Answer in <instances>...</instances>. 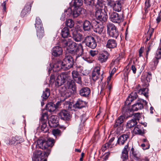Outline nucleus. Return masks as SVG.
I'll list each match as a JSON object with an SVG mask.
<instances>
[{
  "instance_id": "obj_1",
  "label": "nucleus",
  "mask_w": 161,
  "mask_h": 161,
  "mask_svg": "<svg viewBox=\"0 0 161 161\" xmlns=\"http://www.w3.org/2000/svg\"><path fill=\"white\" fill-rule=\"evenodd\" d=\"M137 97V93L136 92H132L131 93L127 98L125 103V105L122 108L123 111H125L129 112H130L131 110L133 111H137L138 110H141L143 108V105H146L147 102L146 101L143 99L141 100L139 102L134 104L132 106L131 109H126V105H130L131 103L134 100L136 99Z\"/></svg>"
},
{
  "instance_id": "obj_2",
  "label": "nucleus",
  "mask_w": 161,
  "mask_h": 161,
  "mask_svg": "<svg viewBox=\"0 0 161 161\" xmlns=\"http://www.w3.org/2000/svg\"><path fill=\"white\" fill-rule=\"evenodd\" d=\"M54 140L52 138H49L47 140L42 139H39L37 141V147L46 151L43 153H42L41 151H37L34 153L33 156L36 153L41 151L42 155L44 157V159H46V157H47L49 155L51 152V147L54 145Z\"/></svg>"
},
{
  "instance_id": "obj_3",
  "label": "nucleus",
  "mask_w": 161,
  "mask_h": 161,
  "mask_svg": "<svg viewBox=\"0 0 161 161\" xmlns=\"http://www.w3.org/2000/svg\"><path fill=\"white\" fill-rule=\"evenodd\" d=\"M61 43L63 47H66V49L70 53H75L78 52L80 50H81V53H83V48L81 43L79 44L78 46L77 43L69 39H68V40L66 39L63 40Z\"/></svg>"
},
{
  "instance_id": "obj_4",
  "label": "nucleus",
  "mask_w": 161,
  "mask_h": 161,
  "mask_svg": "<svg viewBox=\"0 0 161 161\" xmlns=\"http://www.w3.org/2000/svg\"><path fill=\"white\" fill-rule=\"evenodd\" d=\"M96 7L98 6L100 7L99 8L97 7L95 12V16L98 20H99L102 22H104L106 21L108 18V15L106 12L108 11L107 6H105L104 9L101 8L103 6V3H97Z\"/></svg>"
},
{
  "instance_id": "obj_5",
  "label": "nucleus",
  "mask_w": 161,
  "mask_h": 161,
  "mask_svg": "<svg viewBox=\"0 0 161 161\" xmlns=\"http://www.w3.org/2000/svg\"><path fill=\"white\" fill-rule=\"evenodd\" d=\"M70 77L65 72H62L58 75L55 80V85L58 86H60L64 84L66 81H69Z\"/></svg>"
},
{
  "instance_id": "obj_6",
  "label": "nucleus",
  "mask_w": 161,
  "mask_h": 161,
  "mask_svg": "<svg viewBox=\"0 0 161 161\" xmlns=\"http://www.w3.org/2000/svg\"><path fill=\"white\" fill-rule=\"evenodd\" d=\"M86 46L92 49L95 48L97 45V42L95 39L92 36H87L85 37L82 42Z\"/></svg>"
},
{
  "instance_id": "obj_7",
  "label": "nucleus",
  "mask_w": 161,
  "mask_h": 161,
  "mask_svg": "<svg viewBox=\"0 0 161 161\" xmlns=\"http://www.w3.org/2000/svg\"><path fill=\"white\" fill-rule=\"evenodd\" d=\"M62 62V64L64 66V68L66 70L73 67L74 64V59L71 56H66Z\"/></svg>"
},
{
  "instance_id": "obj_8",
  "label": "nucleus",
  "mask_w": 161,
  "mask_h": 161,
  "mask_svg": "<svg viewBox=\"0 0 161 161\" xmlns=\"http://www.w3.org/2000/svg\"><path fill=\"white\" fill-rule=\"evenodd\" d=\"M48 118V114L45 112L42 114L40 119V124L41 126V130L44 132H46L48 130L47 127V121Z\"/></svg>"
},
{
  "instance_id": "obj_9",
  "label": "nucleus",
  "mask_w": 161,
  "mask_h": 161,
  "mask_svg": "<svg viewBox=\"0 0 161 161\" xmlns=\"http://www.w3.org/2000/svg\"><path fill=\"white\" fill-rule=\"evenodd\" d=\"M49 65L50 68L48 69V72H49L52 69L53 71L57 72L59 71H61V70H66L64 68L63 65L62 64V61H58L55 63L54 64H52L51 63L49 64Z\"/></svg>"
},
{
  "instance_id": "obj_10",
  "label": "nucleus",
  "mask_w": 161,
  "mask_h": 161,
  "mask_svg": "<svg viewBox=\"0 0 161 161\" xmlns=\"http://www.w3.org/2000/svg\"><path fill=\"white\" fill-rule=\"evenodd\" d=\"M92 28L94 32L101 34L103 31V26L102 24L95 20L92 21Z\"/></svg>"
},
{
  "instance_id": "obj_11",
  "label": "nucleus",
  "mask_w": 161,
  "mask_h": 161,
  "mask_svg": "<svg viewBox=\"0 0 161 161\" xmlns=\"http://www.w3.org/2000/svg\"><path fill=\"white\" fill-rule=\"evenodd\" d=\"M58 118L56 115H52L48 119V123L51 127H56L58 125Z\"/></svg>"
},
{
  "instance_id": "obj_12",
  "label": "nucleus",
  "mask_w": 161,
  "mask_h": 161,
  "mask_svg": "<svg viewBox=\"0 0 161 161\" xmlns=\"http://www.w3.org/2000/svg\"><path fill=\"white\" fill-rule=\"evenodd\" d=\"M59 117L61 119L64 120H69L71 117L69 112L66 110H63L58 113Z\"/></svg>"
},
{
  "instance_id": "obj_13",
  "label": "nucleus",
  "mask_w": 161,
  "mask_h": 161,
  "mask_svg": "<svg viewBox=\"0 0 161 161\" xmlns=\"http://www.w3.org/2000/svg\"><path fill=\"white\" fill-rule=\"evenodd\" d=\"M79 94L81 97L87 98L91 93L90 88L87 87H83L79 90Z\"/></svg>"
},
{
  "instance_id": "obj_14",
  "label": "nucleus",
  "mask_w": 161,
  "mask_h": 161,
  "mask_svg": "<svg viewBox=\"0 0 161 161\" xmlns=\"http://www.w3.org/2000/svg\"><path fill=\"white\" fill-rule=\"evenodd\" d=\"M109 56V53L106 51H103L100 53L98 56V59L99 62L102 63L106 62Z\"/></svg>"
},
{
  "instance_id": "obj_15",
  "label": "nucleus",
  "mask_w": 161,
  "mask_h": 161,
  "mask_svg": "<svg viewBox=\"0 0 161 161\" xmlns=\"http://www.w3.org/2000/svg\"><path fill=\"white\" fill-rule=\"evenodd\" d=\"M101 67L100 66H96L93 69L92 73V80L95 81L98 79L100 76Z\"/></svg>"
},
{
  "instance_id": "obj_16",
  "label": "nucleus",
  "mask_w": 161,
  "mask_h": 161,
  "mask_svg": "<svg viewBox=\"0 0 161 161\" xmlns=\"http://www.w3.org/2000/svg\"><path fill=\"white\" fill-rule=\"evenodd\" d=\"M73 79V80L76 82L77 83L79 84H81L82 81L81 75L76 70H74L71 73Z\"/></svg>"
},
{
  "instance_id": "obj_17",
  "label": "nucleus",
  "mask_w": 161,
  "mask_h": 161,
  "mask_svg": "<svg viewBox=\"0 0 161 161\" xmlns=\"http://www.w3.org/2000/svg\"><path fill=\"white\" fill-rule=\"evenodd\" d=\"M59 91L61 96L64 97V100H65L70 96L71 93L68 92L65 86L62 87Z\"/></svg>"
},
{
  "instance_id": "obj_18",
  "label": "nucleus",
  "mask_w": 161,
  "mask_h": 161,
  "mask_svg": "<svg viewBox=\"0 0 161 161\" xmlns=\"http://www.w3.org/2000/svg\"><path fill=\"white\" fill-rule=\"evenodd\" d=\"M72 36L73 39L76 42L81 41L83 36L82 34L75 30L73 31Z\"/></svg>"
},
{
  "instance_id": "obj_19",
  "label": "nucleus",
  "mask_w": 161,
  "mask_h": 161,
  "mask_svg": "<svg viewBox=\"0 0 161 161\" xmlns=\"http://www.w3.org/2000/svg\"><path fill=\"white\" fill-rule=\"evenodd\" d=\"M67 86L69 89L73 91L74 94L77 93V87L75 83L73 80H70L67 82Z\"/></svg>"
},
{
  "instance_id": "obj_20",
  "label": "nucleus",
  "mask_w": 161,
  "mask_h": 161,
  "mask_svg": "<svg viewBox=\"0 0 161 161\" xmlns=\"http://www.w3.org/2000/svg\"><path fill=\"white\" fill-rule=\"evenodd\" d=\"M42 154L41 151L36 153L33 156V161H47Z\"/></svg>"
},
{
  "instance_id": "obj_21",
  "label": "nucleus",
  "mask_w": 161,
  "mask_h": 161,
  "mask_svg": "<svg viewBox=\"0 0 161 161\" xmlns=\"http://www.w3.org/2000/svg\"><path fill=\"white\" fill-rule=\"evenodd\" d=\"M62 47L59 46H57L53 49L52 54L54 56L57 57L62 54Z\"/></svg>"
},
{
  "instance_id": "obj_22",
  "label": "nucleus",
  "mask_w": 161,
  "mask_h": 161,
  "mask_svg": "<svg viewBox=\"0 0 161 161\" xmlns=\"http://www.w3.org/2000/svg\"><path fill=\"white\" fill-rule=\"evenodd\" d=\"M111 4H113V10L116 11L120 12L121 10V5L119 1L115 2H111Z\"/></svg>"
},
{
  "instance_id": "obj_23",
  "label": "nucleus",
  "mask_w": 161,
  "mask_h": 161,
  "mask_svg": "<svg viewBox=\"0 0 161 161\" xmlns=\"http://www.w3.org/2000/svg\"><path fill=\"white\" fill-rule=\"evenodd\" d=\"M128 144H127L125 146L123 151L122 152L121 158L123 161L126 160L128 158Z\"/></svg>"
},
{
  "instance_id": "obj_24",
  "label": "nucleus",
  "mask_w": 161,
  "mask_h": 161,
  "mask_svg": "<svg viewBox=\"0 0 161 161\" xmlns=\"http://www.w3.org/2000/svg\"><path fill=\"white\" fill-rule=\"evenodd\" d=\"M85 102L79 99L75 104H73V106L75 108L81 109L85 107Z\"/></svg>"
},
{
  "instance_id": "obj_25",
  "label": "nucleus",
  "mask_w": 161,
  "mask_h": 161,
  "mask_svg": "<svg viewBox=\"0 0 161 161\" xmlns=\"http://www.w3.org/2000/svg\"><path fill=\"white\" fill-rule=\"evenodd\" d=\"M121 21V18L119 17L117 13L113 12L111 14V21L118 23Z\"/></svg>"
},
{
  "instance_id": "obj_26",
  "label": "nucleus",
  "mask_w": 161,
  "mask_h": 161,
  "mask_svg": "<svg viewBox=\"0 0 161 161\" xmlns=\"http://www.w3.org/2000/svg\"><path fill=\"white\" fill-rule=\"evenodd\" d=\"M47 110L50 112L54 111L58 108V106H56L52 102H50L47 103L46 106Z\"/></svg>"
},
{
  "instance_id": "obj_27",
  "label": "nucleus",
  "mask_w": 161,
  "mask_h": 161,
  "mask_svg": "<svg viewBox=\"0 0 161 161\" xmlns=\"http://www.w3.org/2000/svg\"><path fill=\"white\" fill-rule=\"evenodd\" d=\"M129 138V136L127 134H123L121 135L118 140V143L120 145H123L127 141Z\"/></svg>"
},
{
  "instance_id": "obj_28",
  "label": "nucleus",
  "mask_w": 161,
  "mask_h": 161,
  "mask_svg": "<svg viewBox=\"0 0 161 161\" xmlns=\"http://www.w3.org/2000/svg\"><path fill=\"white\" fill-rule=\"evenodd\" d=\"M82 8H81L74 7L72 10V17L76 18L81 13Z\"/></svg>"
},
{
  "instance_id": "obj_29",
  "label": "nucleus",
  "mask_w": 161,
  "mask_h": 161,
  "mask_svg": "<svg viewBox=\"0 0 161 161\" xmlns=\"http://www.w3.org/2000/svg\"><path fill=\"white\" fill-rule=\"evenodd\" d=\"M83 29L85 31H89L91 28H92V23L88 20L85 21L83 24Z\"/></svg>"
},
{
  "instance_id": "obj_30",
  "label": "nucleus",
  "mask_w": 161,
  "mask_h": 161,
  "mask_svg": "<svg viewBox=\"0 0 161 161\" xmlns=\"http://www.w3.org/2000/svg\"><path fill=\"white\" fill-rule=\"evenodd\" d=\"M142 127L140 125H137L135 126L133 130L134 133L136 134L142 135L143 134V130L142 129Z\"/></svg>"
},
{
  "instance_id": "obj_31",
  "label": "nucleus",
  "mask_w": 161,
  "mask_h": 161,
  "mask_svg": "<svg viewBox=\"0 0 161 161\" xmlns=\"http://www.w3.org/2000/svg\"><path fill=\"white\" fill-rule=\"evenodd\" d=\"M50 95V90L48 88L45 89V90L43 92L42 95V100L44 101L47 99Z\"/></svg>"
},
{
  "instance_id": "obj_32",
  "label": "nucleus",
  "mask_w": 161,
  "mask_h": 161,
  "mask_svg": "<svg viewBox=\"0 0 161 161\" xmlns=\"http://www.w3.org/2000/svg\"><path fill=\"white\" fill-rule=\"evenodd\" d=\"M61 35L63 37L65 38L70 36L69 29L68 27H64L62 30Z\"/></svg>"
},
{
  "instance_id": "obj_33",
  "label": "nucleus",
  "mask_w": 161,
  "mask_h": 161,
  "mask_svg": "<svg viewBox=\"0 0 161 161\" xmlns=\"http://www.w3.org/2000/svg\"><path fill=\"white\" fill-rule=\"evenodd\" d=\"M119 36V33L116 27L114 25L111 24V36L116 38Z\"/></svg>"
},
{
  "instance_id": "obj_34",
  "label": "nucleus",
  "mask_w": 161,
  "mask_h": 161,
  "mask_svg": "<svg viewBox=\"0 0 161 161\" xmlns=\"http://www.w3.org/2000/svg\"><path fill=\"white\" fill-rule=\"evenodd\" d=\"M125 117L124 116L121 115L116 120L114 126L117 127L121 124L124 121Z\"/></svg>"
},
{
  "instance_id": "obj_35",
  "label": "nucleus",
  "mask_w": 161,
  "mask_h": 161,
  "mask_svg": "<svg viewBox=\"0 0 161 161\" xmlns=\"http://www.w3.org/2000/svg\"><path fill=\"white\" fill-rule=\"evenodd\" d=\"M154 29L153 28L149 29L147 33L146 34V39L145 42V43L147 44V42L150 39L153 32Z\"/></svg>"
},
{
  "instance_id": "obj_36",
  "label": "nucleus",
  "mask_w": 161,
  "mask_h": 161,
  "mask_svg": "<svg viewBox=\"0 0 161 161\" xmlns=\"http://www.w3.org/2000/svg\"><path fill=\"white\" fill-rule=\"evenodd\" d=\"M137 123L136 119H132L128 121L126 124L127 127L131 128L136 125Z\"/></svg>"
},
{
  "instance_id": "obj_37",
  "label": "nucleus",
  "mask_w": 161,
  "mask_h": 161,
  "mask_svg": "<svg viewBox=\"0 0 161 161\" xmlns=\"http://www.w3.org/2000/svg\"><path fill=\"white\" fill-rule=\"evenodd\" d=\"M37 36L39 38H42L44 35V30L43 28L36 29Z\"/></svg>"
},
{
  "instance_id": "obj_38",
  "label": "nucleus",
  "mask_w": 161,
  "mask_h": 161,
  "mask_svg": "<svg viewBox=\"0 0 161 161\" xmlns=\"http://www.w3.org/2000/svg\"><path fill=\"white\" fill-rule=\"evenodd\" d=\"M35 25L36 29L43 28L42 26V21L39 17H36Z\"/></svg>"
},
{
  "instance_id": "obj_39",
  "label": "nucleus",
  "mask_w": 161,
  "mask_h": 161,
  "mask_svg": "<svg viewBox=\"0 0 161 161\" xmlns=\"http://www.w3.org/2000/svg\"><path fill=\"white\" fill-rule=\"evenodd\" d=\"M73 6L75 7L80 8L81 6L83 4L82 0H73Z\"/></svg>"
},
{
  "instance_id": "obj_40",
  "label": "nucleus",
  "mask_w": 161,
  "mask_h": 161,
  "mask_svg": "<svg viewBox=\"0 0 161 161\" xmlns=\"http://www.w3.org/2000/svg\"><path fill=\"white\" fill-rule=\"evenodd\" d=\"M65 25L67 27L71 28L74 26V21L70 19H67L65 21Z\"/></svg>"
},
{
  "instance_id": "obj_41",
  "label": "nucleus",
  "mask_w": 161,
  "mask_h": 161,
  "mask_svg": "<svg viewBox=\"0 0 161 161\" xmlns=\"http://www.w3.org/2000/svg\"><path fill=\"white\" fill-rule=\"evenodd\" d=\"M64 14L66 15L67 17H72V10L71 8H69L64 10Z\"/></svg>"
},
{
  "instance_id": "obj_42",
  "label": "nucleus",
  "mask_w": 161,
  "mask_h": 161,
  "mask_svg": "<svg viewBox=\"0 0 161 161\" xmlns=\"http://www.w3.org/2000/svg\"><path fill=\"white\" fill-rule=\"evenodd\" d=\"M148 89L147 88H143L139 90V93L141 94H143L145 97L147 96V94L148 93Z\"/></svg>"
},
{
  "instance_id": "obj_43",
  "label": "nucleus",
  "mask_w": 161,
  "mask_h": 161,
  "mask_svg": "<svg viewBox=\"0 0 161 161\" xmlns=\"http://www.w3.org/2000/svg\"><path fill=\"white\" fill-rule=\"evenodd\" d=\"M33 3V1H31L27 2L24 7V8H26L27 10L31 11L32 4Z\"/></svg>"
},
{
  "instance_id": "obj_44",
  "label": "nucleus",
  "mask_w": 161,
  "mask_h": 161,
  "mask_svg": "<svg viewBox=\"0 0 161 161\" xmlns=\"http://www.w3.org/2000/svg\"><path fill=\"white\" fill-rule=\"evenodd\" d=\"M53 134L55 136H60L61 134V131L58 129H55L52 131Z\"/></svg>"
},
{
  "instance_id": "obj_45",
  "label": "nucleus",
  "mask_w": 161,
  "mask_h": 161,
  "mask_svg": "<svg viewBox=\"0 0 161 161\" xmlns=\"http://www.w3.org/2000/svg\"><path fill=\"white\" fill-rule=\"evenodd\" d=\"M152 79V74L150 72H148L146 77V80L144 82L145 83L149 82L150 81V80Z\"/></svg>"
},
{
  "instance_id": "obj_46",
  "label": "nucleus",
  "mask_w": 161,
  "mask_h": 161,
  "mask_svg": "<svg viewBox=\"0 0 161 161\" xmlns=\"http://www.w3.org/2000/svg\"><path fill=\"white\" fill-rule=\"evenodd\" d=\"M30 11L27 10L26 8L25 9V8H24L21 13V15L22 17H24L26 15L29 13Z\"/></svg>"
},
{
  "instance_id": "obj_47",
  "label": "nucleus",
  "mask_w": 161,
  "mask_h": 161,
  "mask_svg": "<svg viewBox=\"0 0 161 161\" xmlns=\"http://www.w3.org/2000/svg\"><path fill=\"white\" fill-rule=\"evenodd\" d=\"M111 140V139L109 140V142L108 143H106L104 145H103V147L101 148V150L102 151L104 152L106 149L111 144L110 143V142Z\"/></svg>"
},
{
  "instance_id": "obj_48",
  "label": "nucleus",
  "mask_w": 161,
  "mask_h": 161,
  "mask_svg": "<svg viewBox=\"0 0 161 161\" xmlns=\"http://www.w3.org/2000/svg\"><path fill=\"white\" fill-rule=\"evenodd\" d=\"M111 80V73H110L108 77L107 80V84L106 85L107 87H108L109 90L110 91L111 90V84L110 81Z\"/></svg>"
},
{
  "instance_id": "obj_49",
  "label": "nucleus",
  "mask_w": 161,
  "mask_h": 161,
  "mask_svg": "<svg viewBox=\"0 0 161 161\" xmlns=\"http://www.w3.org/2000/svg\"><path fill=\"white\" fill-rule=\"evenodd\" d=\"M141 146L142 147L144 150H146L149 148L150 144L148 142H147V143L142 144L141 145Z\"/></svg>"
},
{
  "instance_id": "obj_50",
  "label": "nucleus",
  "mask_w": 161,
  "mask_h": 161,
  "mask_svg": "<svg viewBox=\"0 0 161 161\" xmlns=\"http://www.w3.org/2000/svg\"><path fill=\"white\" fill-rule=\"evenodd\" d=\"M159 59L154 57L153 60V65L155 68H156V66L158 65L159 62Z\"/></svg>"
},
{
  "instance_id": "obj_51",
  "label": "nucleus",
  "mask_w": 161,
  "mask_h": 161,
  "mask_svg": "<svg viewBox=\"0 0 161 161\" xmlns=\"http://www.w3.org/2000/svg\"><path fill=\"white\" fill-rule=\"evenodd\" d=\"M85 3L89 5H95L93 0H84Z\"/></svg>"
},
{
  "instance_id": "obj_52",
  "label": "nucleus",
  "mask_w": 161,
  "mask_h": 161,
  "mask_svg": "<svg viewBox=\"0 0 161 161\" xmlns=\"http://www.w3.org/2000/svg\"><path fill=\"white\" fill-rule=\"evenodd\" d=\"M155 57L159 59H161V51L157 50L156 52Z\"/></svg>"
},
{
  "instance_id": "obj_53",
  "label": "nucleus",
  "mask_w": 161,
  "mask_h": 161,
  "mask_svg": "<svg viewBox=\"0 0 161 161\" xmlns=\"http://www.w3.org/2000/svg\"><path fill=\"white\" fill-rule=\"evenodd\" d=\"M98 53V52L97 51H94L91 50L90 52V54L92 57H94L95 56L97 55Z\"/></svg>"
},
{
  "instance_id": "obj_54",
  "label": "nucleus",
  "mask_w": 161,
  "mask_h": 161,
  "mask_svg": "<svg viewBox=\"0 0 161 161\" xmlns=\"http://www.w3.org/2000/svg\"><path fill=\"white\" fill-rule=\"evenodd\" d=\"M107 34H108L109 36H110L111 32V30L110 29L111 28V24L109 23L107 24Z\"/></svg>"
},
{
  "instance_id": "obj_55",
  "label": "nucleus",
  "mask_w": 161,
  "mask_h": 161,
  "mask_svg": "<svg viewBox=\"0 0 161 161\" xmlns=\"http://www.w3.org/2000/svg\"><path fill=\"white\" fill-rule=\"evenodd\" d=\"M134 157L135 158V159L136 160H138L140 159V156L138 153H136V152H135L132 153Z\"/></svg>"
},
{
  "instance_id": "obj_56",
  "label": "nucleus",
  "mask_w": 161,
  "mask_h": 161,
  "mask_svg": "<svg viewBox=\"0 0 161 161\" xmlns=\"http://www.w3.org/2000/svg\"><path fill=\"white\" fill-rule=\"evenodd\" d=\"M117 46V43L115 41L111 39V48H114Z\"/></svg>"
},
{
  "instance_id": "obj_57",
  "label": "nucleus",
  "mask_w": 161,
  "mask_h": 161,
  "mask_svg": "<svg viewBox=\"0 0 161 161\" xmlns=\"http://www.w3.org/2000/svg\"><path fill=\"white\" fill-rule=\"evenodd\" d=\"M105 47L107 48L111 49V39H109Z\"/></svg>"
},
{
  "instance_id": "obj_58",
  "label": "nucleus",
  "mask_w": 161,
  "mask_h": 161,
  "mask_svg": "<svg viewBox=\"0 0 161 161\" xmlns=\"http://www.w3.org/2000/svg\"><path fill=\"white\" fill-rule=\"evenodd\" d=\"M134 116L135 118L133 119H136V120H139V119L141 117V115L139 113H137L135 114Z\"/></svg>"
},
{
  "instance_id": "obj_59",
  "label": "nucleus",
  "mask_w": 161,
  "mask_h": 161,
  "mask_svg": "<svg viewBox=\"0 0 161 161\" xmlns=\"http://www.w3.org/2000/svg\"><path fill=\"white\" fill-rule=\"evenodd\" d=\"M144 49V47H141L140 48L139 50V56L140 57L142 56V53L143 52Z\"/></svg>"
},
{
  "instance_id": "obj_60",
  "label": "nucleus",
  "mask_w": 161,
  "mask_h": 161,
  "mask_svg": "<svg viewBox=\"0 0 161 161\" xmlns=\"http://www.w3.org/2000/svg\"><path fill=\"white\" fill-rule=\"evenodd\" d=\"M55 76L53 75L52 74L50 76V83L53 82L55 80Z\"/></svg>"
},
{
  "instance_id": "obj_61",
  "label": "nucleus",
  "mask_w": 161,
  "mask_h": 161,
  "mask_svg": "<svg viewBox=\"0 0 161 161\" xmlns=\"http://www.w3.org/2000/svg\"><path fill=\"white\" fill-rule=\"evenodd\" d=\"M150 0H146L145 3L146 7H147V8H148L150 6Z\"/></svg>"
},
{
  "instance_id": "obj_62",
  "label": "nucleus",
  "mask_w": 161,
  "mask_h": 161,
  "mask_svg": "<svg viewBox=\"0 0 161 161\" xmlns=\"http://www.w3.org/2000/svg\"><path fill=\"white\" fill-rule=\"evenodd\" d=\"M131 69L134 74H135L136 72V69L135 66L134 65H132L131 66Z\"/></svg>"
},
{
  "instance_id": "obj_63",
  "label": "nucleus",
  "mask_w": 161,
  "mask_h": 161,
  "mask_svg": "<svg viewBox=\"0 0 161 161\" xmlns=\"http://www.w3.org/2000/svg\"><path fill=\"white\" fill-rule=\"evenodd\" d=\"M151 49V47H147V50L146 51V57L147 58L149 52L150 51Z\"/></svg>"
},
{
  "instance_id": "obj_64",
  "label": "nucleus",
  "mask_w": 161,
  "mask_h": 161,
  "mask_svg": "<svg viewBox=\"0 0 161 161\" xmlns=\"http://www.w3.org/2000/svg\"><path fill=\"white\" fill-rule=\"evenodd\" d=\"M110 154V152H108L105 154V155L104 158V159L106 160L108 159Z\"/></svg>"
}]
</instances>
